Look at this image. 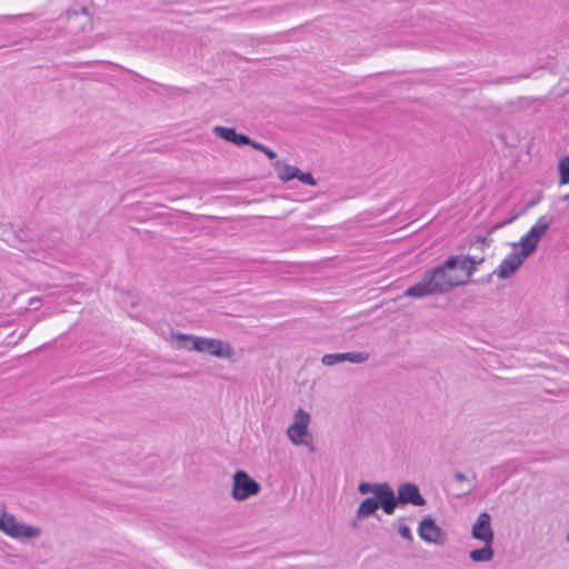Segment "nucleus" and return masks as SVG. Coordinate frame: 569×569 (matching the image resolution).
<instances>
[{"mask_svg": "<svg viewBox=\"0 0 569 569\" xmlns=\"http://www.w3.org/2000/svg\"><path fill=\"white\" fill-rule=\"evenodd\" d=\"M251 147L253 149H256V150H259V151L263 152L271 160L277 157V154H276V152L273 150H271L270 148L263 146L262 143L252 141L251 142Z\"/></svg>", "mask_w": 569, "mask_h": 569, "instance_id": "6ab92c4d", "label": "nucleus"}, {"mask_svg": "<svg viewBox=\"0 0 569 569\" xmlns=\"http://www.w3.org/2000/svg\"><path fill=\"white\" fill-rule=\"evenodd\" d=\"M358 492L363 496L372 495L359 503L356 510L358 520L372 516L379 508L388 516L393 515V489L388 482L361 481L358 485Z\"/></svg>", "mask_w": 569, "mask_h": 569, "instance_id": "20e7f679", "label": "nucleus"}, {"mask_svg": "<svg viewBox=\"0 0 569 569\" xmlns=\"http://www.w3.org/2000/svg\"><path fill=\"white\" fill-rule=\"evenodd\" d=\"M397 531L400 535L401 538L405 540L411 542L413 540V536L411 532V529L408 525H406L402 520H399L397 522Z\"/></svg>", "mask_w": 569, "mask_h": 569, "instance_id": "a211bd4d", "label": "nucleus"}, {"mask_svg": "<svg viewBox=\"0 0 569 569\" xmlns=\"http://www.w3.org/2000/svg\"><path fill=\"white\" fill-rule=\"evenodd\" d=\"M278 179L281 182H289L292 179H298L300 182L315 187L317 184L315 178L310 172H302L298 167L287 163L284 161H276L272 164Z\"/></svg>", "mask_w": 569, "mask_h": 569, "instance_id": "9b49d317", "label": "nucleus"}, {"mask_svg": "<svg viewBox=\"0 0 569 569\" xmlns=\"http://www.w3.org/2000/svg\"><path fill=\"white\" fill-rule=\"evenodd\" d=\"M471 536L480 542H493L495 533L491 527V516L487 511L478 515L471 526Z\"/></svg>", "mask_w": 569, "mask_h": 569, "instance_id": "f8f14e48", "label": "nucleus"}, {"mask_svg": "<svg viewBox=\"0 0 569 569\" xmlns=\"http://www.w3.org/2000/svg\"><path fill=\"white\" fill-rule=\"evenodd\" d=\"M323 367H333L342 363V355L340 353H326L320 359Z\"/></svg>", "mask_w": 569, "mask_h": 569, "instance_id": "f3484780", "label": "nucleus"}, {"mask_svg": "<svg viewBox=\"0 0 569 569\" xmlns=\"http://www.w3.org/2000/svg\"><path fill=\"white\" fill-rule=\"evenodd\" d=\"M311 421V413L302 407L292 411L284 435L293 447H306L310 451L315 450V438L310 428Z\"/></svg>", "mask_w": 569, "mask_h": 569, "instance_id": "423d86ee", "label": "nucleus"}, {"mask_svg": "<svg viewBox=\"0 0 569 569\" xmlns=\"http://www.w3.org/2000/svg\"><path fill=\"white\" fill-rule=\"evenodd\" d=\"M417 532L419 538L428 545L443 546L448 541L447 532L431 516H425L420 519Z\"/></svg>", "mask_w": 569, "mask_h": 569, "instance_id": "6e6552de", "label": "nucleus"}, {"mask_svg": "<svg viewBox=\"0 0 569 569\" xmlns=\"http://www.w3.org/2000/svg\"><path fill=\"white\" fill-rule=\"evenodd\" d=\"M64 19L76 32H86L93 27V13L84 4H74L64 11Z\"/></svg>", "mask_w": 569, "mask_h": 569, "instance_id": "1a4fd4ad", "label": "nucleus"}, {"mask_svg": "<svg viewBox=\"0 0 569 569\" xmlns=\"http://www.w3.org/2000/svg\"><path fill=\"white\" fill-rule=\"evenodd\" d=\"M399 503L422 507L426 505V499L416 483L403 482L398 486L397 493L393 491V511Z\"/></svg>", "mask_w": 569, "mask_h": 569, "instance_id": "9d476101", "label": "nucleus"}, {"mask_svg": "<svg viewBox=\"0 0 569 569\" xmlns=\"http://www.w3.org/2000/svg\"><path fill=\"white\" fill-rule=\"evenodd\" d=\"M552 223V217L541 216L518 241L509 242L510 251L493 270V276L499 280L512 278L526 260L536 252Z\"/></svg>", "mask_w": 569, "mask_h": 569, "instance_id": "f03ea898", "label": "nucleus"}, {"mask_svg": "<svg viewBox=\"0 0 569 569\" xmlns=\"http://www.w3.org/2000/svg\"><path fill=\"white\" fill-rule=\"evenodd\" d=\"M261 483L244 469H236L230 477V497L236 502L254 499L261 493Z\"/></svg>", "mask_w": 569, "mask_h": 569, "instance_id": "0eeeda50", "label": "nucleus"}, {"mask_svg": "<svg viewBox=\"0 0 569 569\" xmlns=\"http://www.w3.org/2000/svg\"><path fill=\"white\" fill-rule=\"evenodd\" d=\"M0 532L21 543L38 541L43 536V529L41 526L27 522L6 510H1Z\"/></svg>", "mask_w": 569, "mask_h": 569, "instance_id": "39448f33", "label": "nucleus"}, {"mask_svg": "<svg viewBox=\"0 0 569 569\" xmlns=\"http://www.w3.org/2000/svg\"><path fill=\"white\" fill-rule=\"evenodd\" d=\"M483 261L482 257L450 256L441 264L425 272L419 281L405 290L403 296L411 299H423L445 295L456 288L467 286Z\"/></svg>", "mask_w": 569, "mask_h": 569, "instance_id": "f257e3e1", "label": "nucleus"}, {"mask_svg": "<svg viewBox=\"0 0 569 569\" xmlns=\"http://www.w3.org/2000/svg\"><path fill=\"white\" fill-rule=\"evenodd\" d=\"M167 341L172 348L180 351L196 352L228 363H237L240 360L236 347L223 338L198 336L171 330L168 333Z\"/></svg>", "mask_w": 569, "mask_h": 569, "instance_id": "7ed1b4c3", "label": "nucleus"}, {"mask_svg": "<svg viewBox=\"0 0 569 569\" xmlns=\"http://www.w3.org/2000/svg\"><path fill=\"white\" fill-rule=\"evenodd\" d=\"M558 170V184L567 186L569 184V152L566 153L557 164Z\"/></svg>", "mask_w": 569, "mask_h": 569, "instance_id": "2eb2a0df", "label": "nucleus"}, {"mask_svg": "<svg viewBox=\"0 0 569 569\" xmlns=\"http://www.w3.org/2000/svg\"><path fill=\"white\" fill-rule=\"evenodd\" d=\"M342 362H350L352 365H362L370 359V353L367 351H348L341 352Z\"/></svg>", "mask_w": 569, "mask_h": 569, "instance_id": "dca6fc26", "label": "nucleus"}, {"mask_svg": "<svg viewBox=\"0 0 569 569\" xmlns=\"http://www.w3.org/2000/svg\"><path fill=\"white\" fill-rule=\"evenodd\" d=\"M483 546L479 549L471 550L469 558L473 562H490L493 559V542H482Z\"/></svg>", "mask_w": 569, "mask_h": 569, "instance_id": "4468645a", "label": "nucleus"}, {"mask_svg": "<svg viewBox=\"0 0 569 569\" xmlns=\"http://www.w3.org/2000/svg\"><path fill=\"white\" fill-rule=\"evenodd\" d=\"M455 479L458 481H465V480H467V477H466V475L458 472L455 475Z\"/></svg>", "mask_w": 569, "mask_h": 569, "instance_id": "412c9836", "label": "nucleus"}, {"mask_svg": "<svg viewBox=\"0 0 569 569\" xmlns=\"http://www.w3.org/2000/svg\"><path fill=\"white\" fill-rule=\"evenodd\" d=\"M561 200L569 203V193L562 196Z\"/></svg>", "mask_w": 569, "mask_h": 569, "instance_id": "4be33fe9", "label": "nucleus"}, {"mask_svg": "<svg viewBox=\"0 0 569 569\" xmlns=\"http://www.w3.org/2000/svg\"><path fill=\"white\" fill-rule=\"evenodd\" d=\"M28 306L33 309H39L41 306V299L39 297H32L29 299Z\"/></svg>", "mask_w": 569, "mask_h": 569, "instance_id": "aec40b11", "label": "nucleus"}, {"mask_svg": "<svg viewBox=\"0 0 569 569\" xmlns=\"http://www.w3.org/2000/svg\"><path fill=\"white\" fill-rule=\"evenodd\" d=\"M212 133L224 141H228L234 146H251L252 140L243 134L236 131L234 128L223 127V126H214L212 128Z\"/></svg>", "mask_w": 569, "mask_h": 569, "instance_id": "ddd939ff", "label": "nucleus"}]
</instances>
